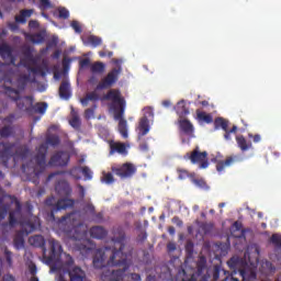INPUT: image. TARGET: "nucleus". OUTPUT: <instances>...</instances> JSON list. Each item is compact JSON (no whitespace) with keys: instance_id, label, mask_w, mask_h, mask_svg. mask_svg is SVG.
<instances>
[{"instance_id":"obj_58","label":"nucleus","mask_w":281,"mask_h":281,"mask_svg":"<svg viewBox=\"0 0 281 281\" xmlns=\"http://www.w3.org/2000/svg\"><path fill=\"white\" fill-rule=\"evenodd\" d=\"M146 238H148V234H146V232H143L137 236L138 243H145Z\"/></svg>"},{"instance_id":"obj_37","label":"nucleus","mask_w":281,"mask_h":281,"mask_svg":"<svg viewBox=\"0 0 281 281\" xmlns=\"http://www.w3.org/2000/svg\"><path fill=\"white\" fill-rule=\"evenodd\" d=\"M161 271H164L162 273H160V278H162V280H172V271H170V268H168V266H164L161 268Z\"/></svg>"},{"instance_id":"obj_34","label":"nucleus","mask_w":281,"mask_h":281,"mask_svg":"<svg viewBox=\"0 0 281 281\" xmlns=\"http://www.w3.org/2000/svg\"><path fill=\"white\" fill-rule=\"evenodd\" d=\"M198 119L201 120V122H205L206 124H212L214 122V119L211 116V114L205 112H198Z\"/></svg>"},{"instance_id":"obj_26","label":"nucleus","mask_w":281,"mask_h":281,"mask_svg":"<svg viewBox=\"0 0 281 281\" xmlns=\"http://www.w3.org/2000/svg\"><path fill=\"white\" fill-rule=\"evenodd\" d=\"M239 276L243 278V281H247V280H256L258 274H256V271L249 268H245L239 270Z\"/></svg>"},{"instance_id":"obj_19","label":"nucleus","mask_w":281,"mask_h":281,"mask_svg":"<svg viewBox=\"0 0 281 281\" xmlns=\"http://www.w3.org/2000/svg\"><path fill=\"white\" fill-rule=\"evenodd\" d=\"M59 98L63 100H69V98H71V83H69V81H61L59 86Z\"/></svg>"},{"instance_id":"obj_7","label":"nucleus","mask_w":281,"mask_h":281,"mask_svg":"<svg viewBox=\"0 0 281 281\" xmlns=\"http://www.w3.org/2000/svg\"><path fill=\"white\" fill-rule=\"evenodd\" d=\"M75 201L72 199H59L56 202V198L49 196L45 200V205L50 209V218L55 220L54 216L56 213L60 212V210H68V207H74Z\"/></svg>"},{"instance_id":"obj_39","label":"nucleus","mask_w":281,"mask_h":281,"mask_svg":"<svg viewBox=\"0 0 281 281\" xmlns=\"http://www.w3.org/2000/svg\"><path fill=\"white\" fill-rule=\"evenodd\" d=\"M270 243H272L274 247H278V249H281V235L273 234L270 238Z\"/></svg>"},{"instance_id":"obj_46","label":"nucleus","mask_w":281,"mask_h":281,"mask_svg":"<svg viewBox=\"0 0 281 281\" xmlns=\"http://www.w3.org/2000/svg\"><path fill=\"white\" fill-rule=\"evenodd\" d=\"M13 243H14V247H16V249H21L25 245V240L23 239V237H15L13 239Z\"/></svg>"},{"instance_id":"obj_27","label":"nucleus","mask_w":281,"mask_h":281,"mask_svg":"<svg viewBox=\"0 0 281 281\" xmlns=\"http://www.w3.org/2000/svg\"><path fill=\"white\" fill-rule=\"evenodd\" d=\"M14 135V126L4 125L0 128V137L3 139H8V137H13Z\"/></svg>"},{"instance_id":"obj_14","label":"nucleus","mask_w":281,"mask_h":281,"mask_svg":"<svg viewBox=\"0 0 281 281\" xmlns=\"http://www.w3.org/2000/svg\"><path fill=\"white\" fill-rule=\"evenodd\" d=\"M55 192L56 194H58V196H63L64 199H69L74 190L71 189V186L67 180L61 179V180H58L57 183L55 184Z\"/></svg>"},{"instance_id":"obj_62","label":"nucleus","mask_w":281,"mask_h":281,"mask_svg":"<svg viewBox=\"0 0 281 281\" xmlns=\"http://www.w3.org/2000/svg\"><path fill=\"white\" fill-rule=\"evenodd\" d=\"M85 210H86V212H89L90 214H95V206H93V204H87Z\"/></svg>"},{"instance_id":"obj_22","label":"nucleus","mask_w":281,"mask_h":281,"mask_svg":"<svg viewBox=\"0 0 281 281\" xmlns=\"http://www.w3.org/2000/svg\"><path fill=\"white\" fill-rule=\"evenodd\" d=\"M34 14V9H23L20 11L19 15H15V23H21L25 25L27 23V19Z\"/></svg>"},{"instance_id":"obj_52","label":"nucleus","mask_w":281,"mask_h":281,"mask_svg":"<svg viewBox=\"0 0 281 281\" xmlns=\"http://www.w3.org/2000/svg\"><path fill=\"white\" fill-rule=\"evenodd\" d=\"M11 206H3L2 210H0V221H4L8 216V212H10Z\"/></svg>"},{"instance_id":"obj_38","label":"nucleus","mask_w":281,"mask_h":281,"mask_svg":"<svg viewBox=\"0 0 281 281\" xmlns=\"http://www.w3.org/2000/svg\"><path fill=\"white\" fill-rule=\"evenodd\" d=\"M233 227L235 229V232H240V235L238 236V238H245V229H243V222H234Z\"/></svg>"},{"instance_id":"obj_25","label":"nucleus","mask_w":281,"mask_h":281,"mask_svg":"<svg viewBox=\"0 0 281 281\" xmlns=\"http://www.w3.org/2000/svg\"><path fill=\"white\" fill-rule=\"evenodd\" d=\"M237 146L240 148L243 153H246V150H249L251 148V142L247 140L245 136L240 135L236 137Z\"/></svg>"},{"instance_id":"obj_36","label":"nucleus","mask_w":281,"mask_h":281,"mask_svg":"<svg viewBox=\"0 0 281 281\" xmlns=\"http://www.w3.org/2000/svg\"><path fill=\"white\" fill-rule=\"evenodd\" d=\"M221 271H223L224 276L229 274L227 270H222L220 266H215L213 270V281H218L221 278Z\"/></svg>"},{"instance_id":"obj_41","label":"nucleus","mask_w":281,"mask_h":281,"mask_svg":"<svg viewBox=\"0 0 281 281\" xmlns=\"http://www.w3.org/2000/svg\"><path fill=\"white\" fill-rule=\"evenodd\" d=\"M69 124L72 128H80V126H82V122L78 115H74L72 120L69 121Z\"/></svg>"},{"instance_id":"obj_55","label":"nucleus","mask_w":281,"mask_h":281,"mask_svg":"<svg viewBox=\"0 0 281 281\" xmlns=\"http://www.w3.org/2000/svg\"><path fill=\"white\" fill-rule=\"evenodd\" d=\"M186 251L190 255L194 254V244L192 241L186 244Z\"/></svg>"},{"instance_id":"obj_16","label":"nucleus","mask_w":281,"mask_h":281,"mask_svg":"<svg viewBox=\"0 0 281 281\" xmlns=\"http://www.w3.org/2000/svg\"><path fill=\"white\" fill-rule=\"evenodd\" d=\"M178 125L180 128V133L187 135L188 137H192L194 135V125L188 119L178 120Z\"/></svg>"},{"instance_id":"obj_64","label":"nucleus","mask_w":281,"mask_h":281,"mask_svg":"<svg viewBox=\"0 0 281 281\" xmlns=\"http://www.w3.org/2000/svg\"><path fill=\"white\" fill-rule=\"evenodd\" d=\"M2 281H16V278H14V276L8 273L2 277Z\"/></svg>"},{"instance_id":"obj_33","label":"nucleus","mask_w":281,"mask_h":281,"mask_svg":"<svg viewBox=\"0 0 281 281\" xmlns=\"http://www.w3.org/2000/svg\"><path fill=\"white\" fill-rule=\"evenodd\" d=\"M103 177L101 178L102 183H106V186H111V183H115V178L113 177V173L111 172H104Z\"/></svg>"},{"instance_id":"obj_15","label":"nucleus","mask_w":281,"mask_h":281,"mask_svg":"<svg viewBox=\"0 0 281 281\" xmlns=\"http://www.w3.org/2000/svg\"><path fill=\"white\" fill-rule=\"evenodd\" d=\"M12 46H10L8 43L0 44V57L5 63H10V65H14V55H12Z\"/></svg>"},{"instance_id":"obj_29","label":"nucleus","mask_w":281,"mask_h":281,"mask_svg":"<svg viewBox=\"0 0 281 281\" xmlns=\"http://www.w3.org/2000/svg\"><path fill=\"white\" fill-rule=\"evenodd\" d=\"M106 65L102 61H95L90 66L91 74H104Z\"/></svg>"},{"instance_id":"obj_23","label":"nucleus","mask_w":281,"mask_h":281,"mask_svg":"<svg viewBox=\"0 0 281 281\" xmlns=\"http://www.w3.org/2000/svg\"><path fill=\"white\" fill-rule=\"evenodd\" d=\"M175 111L180 120H183V117L190 115V109L186 106L184 100H181L177 103V105L175 106Z\"/></svg>"},{"instance_id":"obj_42","label":"nucleus","mask_w":281,"mask_h":281,"mask_svg":"<svg viewBox=\"0 0 281 281\" xmlns=\"http://www.w3.org/2000/svg\"><path fill=\"white\" fill-rule=\"evenodd\" d=\"M30 71L34 74V76H42L43 78L46 76L45 70H43L41 66L31 67Z\"/></svg>"},{"instance_id":"obj_5","label":"nucleus","mask_w":281,"mask_h":281,"mask_svg":"<svg viewBox=\"0 0 281 281\" xmlns=\"http://www.w3.org/2000/svg\"><path fill=\"white\" fill-rule=\"evenodd\" d=\"M30 155V149L25 145H18L16 143H0V158L2 161L12 159H26Z\"/></svg>"},{"instance_id":"obj_8","label":"nucleus","mask_w":281,"mask_h":281,"mask_svg":"<svg viewBox=\"0 0 281 281\" xmlns=\"http://www.w3.org/2000/svg\"><path fill=\"white\" fill-rule=\"evenodd\" d=\"M111 170L120 179H131L137 172V167L133 162H125L119 167H112Z\"/></svg>"},{"instance_id":"obj_43","label":"nucleus","mask_w":281,"mask_h":281,"mask_svg":"<svg viewBox=\"0 0 281 281\" xmlns=\"http://www.w3.org/2000/svg\"><path fill=\"white\" fill-rule=\"evenodd\" d=\"M80 172H81V167H74L72 169L69 170V176L74 177V179L80 180Z\"/></svg>"},{"instance_id":"obj_6","label":"nucleus","mask_w":281,"mask_h":281,"mask_svg":"<svg viewBox=\"0 0 281 281\" xmlns=\"http://www.w3.org/2000/svg\"><path fill=\"white\" fill-rule=\"evenodd\" d=\"M58 144H60V138L57 135H49L46 137V143L38 146L35 162L40 168H45L47 150H49L48 146H58Z\"/></svg>"},{"instance_id":"obj_9","label":"nucleus","mask_w":281,"mask_h":281,"mask_svg":"<svg viewBox=\"0 0 281 281\" xmlns=\"http://www.w3.org/2000/svg\"><path fill=\"white\" fill-rule=\"evenodd\" d=\"M109 251H111V248L109 247L97 249L92 259L94 269H104V267H109V261H106V254H109Z\"/></svg>"},{"instance_id":"obj_59","label":"nucleus","mask_w":281,"mask_h":281,"mask_svg":"<svg viewBox=\"0 0 281 281\" xmlns=\"http://www.w3.org/2000/svg\"><path fill=\"white\" fill-rule=\"evenodd\" d=\"M248 137L250 138V139H252V142L255 143V144H258L259 142H260V139H261V137H260V135L259 134H248Z\"/></svg>"},{"instance_id":"obj_17","label":"nucleus","mask_w":281,"mask_h":281,"mask_svg":"<svg viewBox=\"0 0 281 281\" xmlns=\"http://www.w3.org/2000/svg\"><path fill=\"white\" fill-rule=\"evenodd\" d=\"M110 146V156H113L115 153H117L119 155H127V150H126V145L124 143L121 142H114V140H110L109 143Z\"/></svg>"},{"instance_id":"obj_48","label":"nucleus","mask_w":281,"mask_h":281,"mask_svg":"<svg viewBox=\"0 0 281 281\" xmlns=\"http://www.w3.org/2000/svg\"><path fill=\"white\" fill-rule=\"evenodd\" d=\"M52 8V2L49 0H40L41 10H49Z\"/></svg>"},{"instance_id":"obj_13","label":"nucleus","mask_w":281,"mask_h":281,"mask_svg":"<svg viewBox=\"0 0 281 281\" xmlns=\"http://www.w3.org/2000/svg\"><path fill=\"white\" fill-rule=\"evenodd\" d=\"M4 93L8 95L13 102H15L16 108L20 111H25V101L21 99V92L12 87H4Z\"/></svg>"},{"instance_id":"obj_24","label":"nucleus","mask_w":281,"mask_h":281,"mask_svg":"<svg viewBox=\"0 0 281 281\" xmlns=\"http://www.w3.org/2000/svg\"><path fill=\"white\" fill-rule=\"evenodd\" d=\"M45 36H47L45 31H41L40 33L27 35V40L35 45H41V43H45Z\"/></svg>"},{"instance_id":"obj_12","label":"nucleus","mask_w":281,"mask_h":281,"mask_svg":"<svg viewBox=\"0 0 281 281\" xmlns=\"http://www.w3.org/2000/svg\"><path fill=\"white\" fill-rule=\"evenodd\" d=\"M213 164H216V170L221 175V172H225V168H229L231 166H234L236 161H238V157L236 156H228L225 160L221 159L220 156H216L212 159Z\"/></svg>"},{"instance_id":"obj_31","label":"nucleus","mask_w":281,"mask_h":281,"mask_svg":"<svg viewBox=\"0 0 281 281\" xmlns=\"http://www.w3.org/2000/svg\"><path fill=\"white\" fill-rule=\"evenodd\" d=\"M243 259H240L238 256H234L227 261L229 269H238Z\"/></svg>"},{"instance_id":"obj_45","label":"nucleus","mask_w":281,"mask_h":281,"mask_svg":"<svg viewBox=\"0 0 281 281\" xmlns=\"http://www.w3.org/2000/svg\"><path fill=\"white\" fill-rule=\"evenodd\" d=\"M143 111H144V116L142 119L150 120V117H155L153 108H145Z\"/></svg>"},{"instance_id":"obj_57","label":"nucleus","mask_w":281,"mask_h":281,"mask_svg":"<svg viewBox=\"0 0 281 281\" xmlns=\"http://www.w3.org/2000/svg\"><path fill=\"white\" fill-rule=\"evenodd\" d=\"M171 222L173 223V225H177V227H183V221H181L179 216H173Z\"/></svg>"},{"instance_id":"obj_4","label":"nucleus","mask_w":281,"mask_h":281,"mask_svg":"<svg viewBox=\"0 0 281 281\" xmlns=\"http://www.w3.org/2000/svg\"><path fill=\"white\" fill-rule=\"evenodd\" d=\"M113 65L117 68H113L95 87V89L86 94L85 98L80 100L82 106H89V102H99L100 94L98 91H103V89H111L112 85L117 82L119 76L122 74V61L120 59H112Z\"/></svg>"},{"instance_id":"obj_32","label":"nucleus","mask_w":281,"mask_h":281,"mask_svg":"<svg viewBox=\"0 0 281 281\" xmlns=\"http://www.w3.org/2000/svg\"><path fill=\"white\" fill-rule=\"evenodd\" d=\"M21 52H22L24 58H26V60L34 59V55L32 54V48L30 45H23L21 48Z\"/></svg>"},{"instance_id":"obj_10","label":"nucleus","mask_w":281,"mask_h":281,"mask_svg":"<svg viewBox=\"0 0 281 281\" xmlns=\"http://www.w3.org/2000/svg\"><path fill=\"white\" fill-rule=\"evenodd\" d=\"M69 160V154L65 151H57L50 157L48 166L52 168H65V166H68Z\"/></svg>"},{"instance_id":"obj_35","label":"nucleus","mask_w":281,"mask_h":281,"mask_svg":"<svg viewBox=\"0 0 281 281\" xmlns=\"http://www.w3.org/2000/svg\"><path fill=\"white\" fill-rule=\"evenodd\" d=\"M81 173L86 181H91L93 179V171L88 166L81 167Z\"/></svg>"},{"instance_id":"obj_1","label":"nucleus","mask_w":281,"mask_h":281,"mask_svg":"<svg viewBox=\"0 0 281 281\" xmlns=\"http://www.w3.org/2000/svg\"><path fill=\"white\" fill-rule=\"evenodd\" d=\"M111 243L114 245L110 258L108 260V267H120V269H104L101 273L102 281H142V276L138 273L125 274L128 271V258L133 256V248L128 246L126 248V232L122 226H117L112 231Z\"/></svg>"},{"instance_id":"obj_50","label":"nucleus","mask_w":281,"mask_h":281,"mask_svg":"<svg viewBox=\"0 0 281 281\" xmlns=\"http://www.w3.org/2000/svg\"><path fill=\"white\" fill-rule=\"evenodd\" d=\"M95 109H97V105H94L93 108L91 109H87L85 111V117L86 120H91V117H93L94 113H95Z\"/></svg>"},{"instance_id":"obj_3","label":"nucleus","mask_w":281,"mask_h":281,"mask_svg":"<svg viewBox=\"0 0 281 281\" xmlns=\"http://www.w3.org/2000/svg\"><path fill=\"white\" fill-rule=\"evenodd\" d=\"M103 100L112 102V109L114 111V120L119 122V133L123 139L128 138V122L124 119L126 111V99L122 97V92L117 89H111L103 97Z\"/></svg>"},{"instance_id":"obj_20","label":"nucleus","mask_w":281,"mask_h":281,"mask_svg":"<svg viewBox=\"0 0 281 281\" xmlns=\"http://www.w3.org/2000/svg\"><path fill=\"white\" fill-rule=\"evenodd\" d=\"M150 133V120L140 119L138 122V139Z\"/></svg>"},{"instance_id":"obj_61","label":"nucleus","mask_w":281,"mask_h":281,"mask_svg":"<svg viewBox=\"0 0 281 281\" xmlns=\"http://www.w3.org/2000/svg\"><path fill=\"white\" fill-rule=\"evenodd\" d=\"M177 250V245L175 243H169L167 244V251H169V254H172V251Z\"/></svg>"},{"instance_id":"obj_28","label":"nucleus","mask_w":281,"mask_h":281,"mask_svg":"<svg viewBox=\"0 0 281 281\" xmlns=\"http://www.w3.org/2000/svg\"><path fill=\"white\" fill-rule=\"evenodd\" d=\"M85 45H92V47H100L102 45V37H98L95 35H90L86 41H83Z\"/></svg>"},{"instance_id":"obj_21","label":"nucleus","mask_w":281,"mask_h":281,"mask_svg":"<svg viewBox=\"0 0 281 281\" xmlns=\"http://www.w3.org/2000/svg\"><path fill=\"white\" fill-rule=\"evenodd\" d=\"M0 82L12 85V71L8 70L5 64L0 65Z\"/></svg>"},{"instance_id":"obj_53","label":"nucleus","mask_w":281,"mask_h":281,"mask_svg":"<svg viewBox=\"0 0 281 281\" xmlns=\"http://www.w3.org/2000/svg\"><path fill=\"white\" fill-rule=\"evenodd\" d=\"M14 120H16V115L14 113H11L4 119H2V122H5L7 124H12Z\"/></svg>"},{"instance_id":"obj_47","label":"nucleus","mask_w":281,"mask_h":281,"mask_svg":"<svg viewBox=\"0 0 281 281\" xmlns=\"http://www.w3.org/2000/svg\"><path fill=\"white\" fill-rule=\"evenodd\" d=\"M58 16L59 19H69V10H67L66 8H59Z\"/></svg>"},{"instance_id":"obj_63","label":"nucleus","mask_w":281,"mask_h":281,"mask_svg":"<svg viewBox=\"0 0 281 281\" xmlns=\"http://www.w3.org/2000/svg\"><path fill=\"white\" fill-rule=\"evenodd\" d=\"M201 228L203 229L204 234H210V231L212 229V225L204 223L201 225Z\"/></svg>"},{"instance_id":"obj_56","label":"nucleus","mask_w":281,"mask_h":281,"mask_svg":"<svg viewBox=\"0 0 281 281\" xmlns=\"http://www.w3.org/2000/svg\"><path fill=\"white\" fill-rule=\"evenodd\" d=\"M5 261L9 265V267H12V251L5 250Z\"/></svg>"},{"instance_id":"obj_18","label":"nucleus","mask_w":281,"mask_h":281,"mask_svg":"<svg viewBox=\"0 0 281 281\" xmlns=\"http://www.w3.org/2000/svg\"><path fill=\"white\" fill-rule=\"evenodd\" d=\"M89 234H90L91 238H95L97 240H104V238H106V236H109V231H106L102 226H92L89 229Z\"/></svg>"},{"instance_id":"obj_11","label":"nucleus","mask_w":281,"mask_h":281,"mask_svg":"<svg viewBox=\"0 0 281 281\" xmlns=\"http://www.w3.org/2000/svg\"><path fill=\"white\" fill-rule=\"evenodd\" d=\"M189 159L191 164H200L201 169H205L210 166V162L207 161V151H199V147L191 153Z\"/></svg>"},{"instance_id":"obj_30","label":"nucleus","mask_w":281,"mask_h":281,"mask_svg":"<svg viewBox=\"0 0 281 281\" xmlns=\"http://www.w3.org/2000/svg\"><path fill=\"white\" fill-rule=\"evenodd\" d=\"M214 126L215 130L218 131V128H222L224 131H227L228 126H229V121L223 119V117H217L214 121Z\"/></svg>"},{"instance_id":"obj_2","label":"nucleus","mask_w":281,"mask_h":281,"mask_svg":"<svg viewBox=\"0 0 281 281\" xmlns=\"http://www.w3.org/2000/svg\"><path fill=\"white\" fill-rule=\"evenodd\" d=\"M15 205V209L9 212V222H4L0 225V229L3 232H8V229H14L16 225H21L22 229L25 234H32V232H36L38 225H41V221L36 216H31L30 220H23L22 210L23 206L19 199L12 195H3L0 198V211L3 207Z\"/></svg>"},{"instance_id":"obj_40","label":"nucleus","mask_w":281,"mask_h":281,"mask_svg":"<svg viewBox=\"0 0 281 281\" xmlns=\"http://www.w3.org/2000/svg\"><path fill=\"white\" fill-rule=\"evenodd\" d=\"M35 111L36 113H40L41 115H45V112L47 111V103H36L35 104Z\"/></svg>"},{"instance_id":"obj_51","label":"nucleus","mask_w":281,"mask_h":281,"mask_svg":"<svg viewBox=\"0 0 281 281\" xmlns=\"http://www.w3.org/2000/svg\"><path fill=\"white\" fill-rule=\"evenodd\" d=\"M70 25L77 34H82V26H80V23L78 21H72Z\"/></svg>"},{"instance_id":"obj_49","label":"nucleus","mask_w":281,"mask_h":281,"mask_svg":"<svg viewBox=\"0 0 281 281\" xmlns=\"http://www.w3.org/2000/svg\"><path fill=\"white\" fill-rule=\"evenodd\" d=\"M177 172H178V178L180 180L188 179V177H190V173L186 169H177Z\"/></svg>"},{"instance_id":"obj_44","label":"nucleus","mask_w":281,"mask_h":281,"mask_svg":"<svg viewBox=\"0 0 281 281\" xmlns=\"http://www.w3.org/2000/svg\"><path fill=\"white\" fill-rule=\"evenodd\" d=\"M56 45H58V37L53 36L52 40L47 42L45 52L52 49V47H56Z\"/></svg>"},{"instance_id":"obj_54","label":"nucleus","mask_w":281,"mask_h":281,"mask_svg":"<svg viewBox=\"0 0 281 281\" xmlns=\"http://www.w3.org/2000/svg\"><path fill=\"white\" fill-rule=\"evenodd\" d=\"M91 65V59L85 58L79 61L80 69H85V67H89Z\"/></svg>"},{"instance_id":"obj_60","label":"nucleus","mask_w":281,"mask_h":281,"mask_svg":"<svg viewBox=\"0 0 281 281\" xmlns=\"http://www.w3.org/2000/svg\"><path fill=\"white\" fill-rule=\"evenodd\" d=\"M38 26H40V24H38V21H36V20H31V21L29 22V27H30L31 30H36V29H38Z\"/></svg>"}]
</instances>
